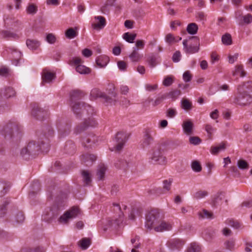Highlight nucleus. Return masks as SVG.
<instances>
[{"mask_svg":"<svg viewBox=\"0 0 252 252\" xmlns=\"http://www.w3.org/2000/svg\"><path fill=\"white\" fill-rule=\"evenodd\" d=\"M149 161L152 164L164 165L167 162L166 157L163 155L160 148L155 149L149 158Z\"/></svg>","mask_w":252,"mask_h":252,"instance_id":"423d86ee","label":"nucleus"},{"mask_svg":"<svg viewBox=\"0 0 252 252\" xmlns=\"http://www.w3.org/2000/svg\"><path fill=\"white\" fill-rule=\"evenodd\" d=\"M82 63V60L78 57L72 58L70 61V65H76V66L79 64H81Z\"/></svg>","mask_w":252,"mask_h":252,"instance_id":"6e6d98bb","label":"nucleus"},{"mask_svg":"<svg viewBox=\"0 0 252 252\" xmlns=\"http://www.w3.org/2000/svg\"><path fill=\"white\" fill-rule=\"evenodd\" d=\"M96 157L93 155L91 154H85L82 155V160L86 163V165H88L89 162H93L95 160Z\"/></svg>","mask_w":252,"mask_h":252,"instance_id":"473e14b6","label":"nucleus"},{"mask_svg":"<svg viewBox=\"0 0 252 252\" xmlns=\"http://www.w3.org/2000/svg\"><path fill=\"white\" fill-rule=\"evenodd\" d=\"M172 228V225L161 219L159 220L158 223L155 226L153 229L158 232H161L164 231L170 230Z\"/></svg>","mask_w":252,"mask_h":252,"instance_id":"f8f14e48","label":"nucleus"},{"mask_svg":"<svg viewBox=\"0 0 252 252\" xmlns=\"http://www.w3.org/2000/svg\"><path fill=\"white\" fill-rule=\"evenodd\" d=\"M182 127L184 132L188 135H191L193 132V124L190 121H185L183 123Z\"/></svg>","mask_w":252,"mask_h":252,"instance_id":"f3484780","label":"nucleus"},{"mask_svg":"<svg viewBox=\"0 0 252 252\" xmlns=\"http://www.w3.org/2000/svg\"><path fill=\"white\" fill-rule=\"evenodd\" d=\"M96 124V123L93 118H90L88 120H86L77 126L75 128V131L76 133H79L85 130L89 126H94Z\"/></svg>","mask_w":252,"mask_h":252,"instance_id":"9b49d317","label":"nucleus"},{"mask_svg":"<svg viewBox=\"0 0 252 252\" xmlns=\"http://www.w3.org/2000/svg\"><path fill=\"white\" fill-rule=\"evenodd\" d=\"M109 61V57L105 55H101L96 58L95 62L99 67H104Z\"/></svg>","mask_w":252,"mask_h":252,"instance_id":"a211bd4d","label":"nucleus"},{"mask_svg":"<svg viewBox=\"0 0 252 252\" xmlns=\"http://www.w3.org/2000/svg\"><path fill=\"white\" fill-rule=\"evenodd\" d=\"M190 144L197 145L200 143L201 139L197 136L190 137L189 139Z\"/></svg>","mask_w":252,"mask_h":252,"instance_id":"4d7b16f0","label":"nucleus"},{"mask_svg":"<svg viewBox=\"0 0 252 252\" xmlns=\"http://www.w3.org/2000/svg\"><path fill=\"white\" fill-rule=\"evenodd\" d=\"M163 189L167 191H169L171 188L172 180H166L163 181Z\"/></svg>","mask_w":252,"mask_h":252,"instance_id":"69168bd1","label":"nucleus"},{"mask_svg":"<svg viewBox=\"0 0 252 252\" xmlns=\"http://www.w3.org/2000/svg\"><path fill=\"white\" fill-rule=\"evenodd\" d=\"M55 78V74L44 69L42 74V83H50Z\"/></svg>","mask_w":252,"mask_h":252,"instance_id":"dca6fc26","label":"nucleus"},{"mask_svg":"<svg viewBox=\"0 0 252 252\" xmlns=\"http://www.w3.org/2000/svg\"><path fill=\"white\" fill-rule=\"evenodd\" d=\"M177 114V110L175 108H168L166 113V116L169 118H173Z\"/></svg>","mask_w":252,"mask_h":252,"instance_id":"09e8293b","label":"nucleus"},{"mask_svg":"<svg viewBox=\"0 0 252 252\" xmlns=\"http://www.w3.org/2000/svg\"><path fill=\"white\" fill-rule=\"evenodd\" d=\"M79 214V209L77 207H73L60 216L58 222L60 224H66L70 220L77 217Z\"/></svg>","mask_w":252,"mask_h":252,"instance_id":"20e7f679","label":"nucleus"},{"mask_svg":"<svg viewBox=\"0 0 252 252\" xmlns=\"http://www.w3.org/2000/svg\"><path fill=\"white\" fill-rule=\"evenodd\" d=\"M65 205V201L63 200L60 201L59 200L56 202L50 209V212L53 217L57 216L61 211L63 209L64 206Z\"/></svg>","mask_w":252,"mask_h":252,"instance_id":"ddd939ff","label":"nucleus"},{"mask_svg":"<svg viewBox=\"0 0 252 252\" xmlns=\"http://www.w3.org/2000/svg\"><path fill=\"white\" fill-rule=\"evenodd\" d=\"M91 245L90 239L84 238L79 242V246L83 250H86Z\"/></svg>","mask_w":252,"mask_h":252,"instance_id":"4c0bfd02","label":"nucleus"},{"mask_svg":"<svg viewBox=\"0 0 252 252\" xmlns=\"http://www.w3.org/2000/svg\"><path fill=\"white\" fill-rule=\"evenodd\" d=\"M25 217L23 214L21 212L17 213L15 217V220L17 223H20L24 221Z\"/></svg>","mask_w":252,"mask_h":252,"instance_id":"680f3d73","label":"nucleus"},{"mask_svg":"<svg viewBox=\"0 0 252 252\" xmlns=\"http://www.w3.org/2000/svg\"><path fill=\"white\" fill-rule=\"evenodd\" d=\"M208 192L205 190H199L195 193L194 197L197 199H199L204 198L208 195Z\"/></svg>","mask_w":252,"mask_h":252,"instance_id":"a18cd8bd","label":"nucleus"},{"mask_svg":"<svg viewBox=\"0 0 252 252\" xmlns=\"http://www.w3.org/2000/svg\"><path fill=\"white\" fill-rule=\"evenodd\" d=\"M199 51V47L198 46H193L191 45H189L188 47V48L186 49L185 52L187 54H194L198 52Z\"/></svg>","mask_w":252,"mask_h":252,"instance_id":"8fccbe9b","label":"nucleus"},{"mask_svg":"<svg viewBox=\"0 0 252 252\" xmlns=\"http://www.w3.org/2000/svg\"><path fill=\"white\" fill-rule=\"evenodd\" d=\"M27 47L31 50L36 49L40 45L39 41L34 39H27L26 41Z\"/></svg>","mask_w":252,"mask_h":252,"instance_id":"c756f323","label":"nucleus"},{"mask_svg":"<svg viewBox=\"0 0 252 252\" xmlns=\"http://www.w3.org/2000/svg\"><path fill=\"white\" fill-rule=\"evenodd\" d=\"M10 70L6 67H2L0 68V75L7 76L9 74Z\"/></svg>","mask_w":252,"mask_h":252,"instance_id":"0e129e2a","label":"nucleus"},{"mask_svg":"<svg viewBox=\"0 0 252 252\" xmlns=\"http://www.w3.org/2000/svg\"><path fill=\"white\" fill-rule=\"evenodd\" d=\"M56 40L55 36L52 33H49L46 36V41L50 43L54 44Z\"/></svg>","mask_w":252,"mask_h":252,"instance_id":"bf43d9fd","label":"nucleus"},{"mask_svg":"<svg viewBox=\"0 0 252 252\" xmlns=\"http://www.w3.org/2000/svg\"><path fill=\"white\" fill-rule=\"evenodd\" d=\"M153 140L154 138L151 135L149 130H146L144 134L142 143V147H146L149 146L152 143Z\"/></svg>","mask_w":252,"mask_h":252,"instance_id":"4be33fe9","label":"nucleus"},{"mask_svg":"<svg viewBox=\"0 0 252 252\" xmlns=\"http://www.w3.org/2000/svg\"><path fill=\"white\" fill-rule=\"evenodd\" d=\"M184 244L185 242L179 239H172L168 242L169 248L172 250H180Z\"/></svg>","mask_w":252,"mask_h":252,"instance_id":"2eb2a0df","label":"nucleus"},{"mask_svg":"<svg viewBox=\"0 0 252 252\" xmlns=\"http://www.w3.org/2000/svg\"><path fill=\"white\" fill-rule=\"evenodd\" d=\"M1 94L3 95L4 97L8 98L15 96L16 92L13 88L8 87L4 88V90L2 91Z\"/></svg>","mask_w":252,"mask_h":252,"instance_id":"5701e85b","label":"nucleus"},{"mask_svg":"<svg viewBox=\"0 0 252 252\" xmlns=\"http://www.w3.org/2000/svg\"><path fill=\"white\" fill-rule=\"evenodd\" d=\"M181 59V54L180 51H176L173 56H172V60L174 63L179 62Z\"/></svg>","mask_w":252,"mask_h":252,"instance_id":"13d9d810","label":"nucleus"},{"mask_svg":"<svg viewBox=\"0 0 252 252\" xmlns=\"http://www.w3.org/2000/svg\"><path fill=\"white\" fill-rule=\"evenodd\" d=\"M106 170V168L104 164H100L98 166L96 175L99 180H101L103 179Z\"/></svg>","mask_w":252,"mask_h":252,"instance_id":"7c9ffc66","label":"nucleus"},{"mask_svg":"<svg viewBox=\"0 0 252 252\" xmlns=\"http://www.w3.org/2000/svg\"><path fill=\"white\" fill-rule=\"evenodd\" d=\"M197 30L198 27L195 23H190L189 24L187 28V32L191 34H195L197 32Z\"/></svg>","mask_w":252,"mask_h":252,"instance_id":"ea45409f","label":"nucleus"},{"mask_svg":"<svg viewBox=\"0 0 252 252\" xmlns=\"http://www.w3.org/2000/svg\"><path fill=\"white\" fill-rule=\"evenodd\" d=\"M221 41L223 44L229 45L232 43L231 36L229 33H225L222 35L221 37Z\"/></svg>","mask_w":252,"mask_h":252,"instance_id":"37998d69","label":"nucleus"},{"mask_svg":"<svg viewBox=\"0 0 252 252\" xmlns=\"http://www.w3.org/2000/svg\"><path fill=\"white\" fill-rule=\"evenodd\" d=\"M205 130L207 132L208 136L211 138L214 132L216 131V129L210 124H206L204 126Z\"/></svg>","mask_w":252,"mask_h":252,"instance_id":"a19ab883","label":"nucleus"},{"mask_svg":"<svg viewBox=\"0 0 252 252\" xmlns=\"http://www.w3.org/2000/svg\"><path fill=\"white\" fill-rule=\"evenodd\" d=\"M18 129V124L14 122H9L4 127L3 130V134L7 139H14L15 134L14 130Z\"/></svg>","mask_w":252,"mask_h":252,"instance_id":"0eeeda50","label":"nucleus"},{"mask_svg":"<svg viewBox=\"0 0 252 252\" xmlns=\"http://www.w3.org/2000/svg\"><path fill=\"white\" fill-rule=\"evenodd\" d=\"M233 76L239 75L240 77H244L246 75V72L243 66L242 65H237L235 66L234 70L232 71Z\"/></svg>","mask_w":252,"mask_h":252,"instance_id":"bb28decb","label":"nucleus"},{"mask_svg":"<svg viewBox=\"0 0 252 252\" xmlns=\"http://www.w3.org/2000/svg\"><path fill=\"white\" fill-rule=\"evenodd\" d=\"M109 96L106 95L99 89L94 88L92 89L90 93V97L91 99H96L98 97L103 98L105 101L110 104H114L116 101L117 94L115 92V87L113 85H110L109 91Z\"/></svg>","mask_w":252,"mask_h":252,"instance_id":"7ed1b4c3","label":"nucleus"},{"mask_svg":"<svg viewBox=\"0 0 252 252\" xmlns=\"http://www.w3.org/2000/svg\"><path fill=\"white\" fill-rule=\"evenodd\" d=\"M136 37V34L135 33H130L129 32L125 33L123 35V38L128 43H133L134 40H135Z\"/></svg>","mask_w":252,"mask_h":252,"instance_id":"f704fd0d","label":"nucleus"},{"mask_svg":"<svg viewBox=\"0 0 252 252\" xmlns=\"http://www.w3.org/2000/svg\"><path fill=\"white\" fill-rule=\"evenodd\" d=\"M244 22L246 24H249L252 22V15L250 14H248L243 17Z\"/></svg>","mask_w":252,"mask_h":252,"instance_id":"774afa93","label":"nucleus"},{"mask_svg":"<svg viewBox=\"0 0 252 252\" xmlns=\"http://www.w3.org/2000/svg\"><path fill=\"white\" fill-rule=\"evenodd\" d=\"M116 166L119 168H122L124 170H126L129 166V163L125 160H119L116 163Z\"/></svg>","mask_w":252,"mask_h":252,"instance_id":"58836bf2","label":"nucleus"},{"mask_svg":"<svg viewBox=\"0 0 252 252\" xmlns=\"http://www.w3.org/2000/svg\"><path fill=\"white\" fill-rule=\"evenodd\" d=\"M43 113V109L39 108L37 105L34 104L32 108V115L36 117L37 119H40V114Z\"/></svg>","mask_w":252,"mask_h":252,"instance_id":"2f4dec72","label":"nucleus"},{"mask_svg":"<svg viewBox=\"0 0 252 252\" xmlns=\"http://www.w3.org/2000/svg\"><path fill=\"white\" fill-rule=\"evenodd\" d=\"M181 107L185 110H190L192 108V103L187 99H183L181 101Z\"/></svg>","mask_w":252,"mask_h":252,"instance_id":"79ce46f5","label":"nucleus"},{"mask_svg":"<svg viewBox=\"0 0 252 252\" xmlns=\"http://www.w3.org/2000/svg\"><path fill=\"white\" fill-rule=\"evenodd\" d=\"M238 167L242 170L249 168V164L246 161L243 159L239 160L237 162Z\"/></svg>","mask_w":252,"mask_h":252,"instance_id":"49530a36","label":"nucleus"},{"mask_svg":"<svg viewBox=\"0 0 252 252\" xmlns=\"http://www.w3.org/2000/svg\"><path fill=\"white\" fill-rule=\"evenodd\" d=\"M196 17L198 20L204 22L206 20V15L203 12L200 11L196 13Z\"/></svg>","mask_w":252,"mask_h":252,"instance_id":"052dcab7","label":"nucleus"},{"mask_svg":"<svg viewBox=\"0 0 252 252\" xmlns=\"http://www.w3.org/2000/svg\"><path fill=\"white\" fill-rule=\"evenodd\" d=\"M187 252H201V246L196 242H192L189 246Z\"/></svg>","mask_w":252,"mask_h":252,"instance_id":"cd10ccee","label":"nucleus"},{"mask_svg":"<svg viewBox=\"0 0 252 252\" xmlns=\"http://www.w3.org/2000/svg\"><path fill=\"white\" fill-rule=\"evenodd\" d=\"M191 168L192 170L196 172H200L202 169L201 165L197 161H194L192 162Z\"/></svg>","mask_w":252,"mask_h":252,"instance_id":"3c124183","label":"nucleus"},{"mask_svg":"<svg viewBox=\"0 0 252 252\" xmlns=\"http://www.w3.org/2000/svg\"><path fill=\"white\" fill-rule=\"evenodd\" d=\"M7 51L12 64L17 66L21 59L22 53L13 47H8Z\"/></svg>","mask_w":252,"mask_h":252,"instance_id":"9d476101","label":"nucleus"},{"mask_svg":"<svg viewBox=\"0 0 252 252\" xmlns=\"http://www.w3.org/2000/svg\"><path fill=\"white\" fill-rule=\"evenodd\" d=\"M82 176L83 181L86 185H88L91 182V175L88 171L86 170L82 171Z\"/></svg>","mask_w":252,"mask_h":252,"instance_id":"c03bdc74","label":"nucleus"},{"mask_svg":"<svg viewBox=\"0 0 252 252\" xmlns=\"http://www.w3.org/2000/svg\"><path fill=\"white\" fill-rule=\"evenodd\" d=\"M148 64L151 67H155L157 64L156 58L155 57H151L148 59Z\"/></svg>","mask_w":252,"mask_h":252,"instance_id":"338daca9","label":"nucleus"},{"mask_svg":"<svg viewBox=\"0 0 252 252\" xmlns=\"http://www.w3.org/2000/svg\"><path fill=\"white\" fill-rule=\"evenodd\" d=\"M117 65L119 69L122 71L126 70L127 67V64L123 61L118 62Z\"/></svg>","mask_w":252,"mask_h":252,"instance_id":"e2e57ef3","label":"nucleus"},{"mask_svg":"<svg viewBox=\"0 0 252 252\" xmlns=\"http://www.w3.org/2000/svg\"><path fill=\"white\" fill-rule=\"evenodd\" d=\"M25 11L27 14L34 15L38 11V6L35 3L29 2L27 4Z\"/></svg>","mask_w":252,"mask_h":252,"instance_id":"aec40b11","label":"nucleus"},{"mask_svg":"<svg viewBox=\"0 0 252 252\" xmlns=\"http://www.w3.org/2000/svg\"><path fill=\"white\" fill-rule=\"evenodd\" d=\"M244 87L252 91V82L243 83L238 86L237 91L239 95L235 96L234 102L240 105H246L252 102V95L246 93H242Z\"/></svg>","mask_w":252,"mask_h":252,"instance_id":"f03ea898","label":"nucleus"},{"mask_svg":"<svg viewBox=\"0 0 252 252\" xmlns=\"http://www.w3.org/2000/svg\"><path fill=\"white\" fill-rule=\"evenodd\" d=\"M129 135L126 132H118L115 136L116 145L114 148L119 151L122 149L126 142L128 139Z\"/></svg>","mask_w":252,"mask_h":252,"instance_id":"6e6552de","label":"nucleus"},{"mask_svg":"<svg viewBox=\"0 0 252 252\" xmlns=\"http://www.w3.org/2000/svg\"><path fill=\"white\" fill-rule=\"evenodd\" d=\"M77 72L81 74H86L90 72V69L86 66L82 64H79L76 66Z\"/></svg>","mask_w":252,"mask_h":252,"instance_id":"72a5a7b5","label":"nucleus"},{"mask_svg":"<svg viewBox=\"0 0 252 252\" xmlns=\"http://www.w3.org/2000/svg\"><path fill=\"white\" fill-rule=\"evenodd\" d=\"M78 34L77 32L74 29L69 28L65 32V35L66 38L68 39H72L77 36Z\"/></svg>","mask_w":252,"mask_h":252,"instance_id":"c9c22d12","label":"nucleus"},{"mask_svg":"<svg viewBox=\"0 0 252 252\" xmlns=\"http://www.w3.org/2000/svg\"><path fill=\"white\" fill-rule=\"evenodd\" d=\"M203 237L207 241L210 242L214 237L213 233L207 230L204 233Z\"/></svg>","mask_w":252,"mask_h":252,"instance_id":"5fc2aeb1","label":"nucleus"},{"mask_svg":"<svg viewBox=\"0 0 252 252\" xmlns=\"http://www.w3.org/2000/svg\"><path fill=\"white\" fill-rule=\"evenodd\" d=\"M160 219V213L157 210H152L146 216L145 227L151 230Z\"/></svg>","mask_w":252,"mask_h":252,"instance_id":"39448f33","label":"nucleus"},{"mask_svg":"<svg viewBox=\"0 0 252 252\" xmlns=\"http://www.w3.org/2000/svg\"><path fill=\"white\" fill-rule=\"evenodd\" d=\"M0 35L2 38L17 39L19 36L15 33L9 31L2 30L0 32Z\"/></svg>","mask_w":252,"mask_h":252,"instance_id":"393cba45","label":"nucleus"},{"mask_svg":"<svg viewBox=\"0 0 252 252\" xmlns=\"http://www.w3.org/2000/svg\"><path fill=\"white\" fill-rule=\"evenodd\" d=\"M200 216L203 218L212 219L214 218L213 214L206 210H203L202 212L200 213Z\"/></svg>","mask_w":252,"mask_h":252,"instance_id":"603ef678","label":"nucleus"},{"mask_svg":"<svg viewBox=\"0 0 252 252\" xmlns=\"http://www.w3.org/2000/svg\"><path fill=\"white\" fill-rule=\"evenodd\" d=\"M165 39L167 43L172 44L179 42L182 39V38L175 37L172 34L168 33L166 35Z\"/></svg>","mask_w":252,"mask_h":252,"instance_id":"c85d7f7f","label":"nucleus"},{"mask_svg":"<svg viewBox=\"0 0 252 252\" xmlns=\"http://www.w3.org/2000/svg\"><path fill=\"white\" fill-rule=\"evenodd\" d=\"M95 136L94 135H89V137H85L83 139L82 143L84 147L89 148L91 147L92 145V143H94L95 140Z\"/></svg>","mask_w":252,"mask_h":252,"instance_id":"a878e982","label":"nucleus"},{"mask_svg":"<svg viewBox=\"0 0 252 252\" xmlns=\"http://www.w3.org/2000/svg\"><path fill=\"white\" fill-rule=\"evenodd\" d=\"M227 223L235 229H239L241 227V224L238 221L232 220H227Z\"/></svg>","mask_w":252,"mask_h":252,"instance_id":"de8ad7c7","label":"nucleus"},{"mask_svg":"<svg viewBox=\"0 0 252 252\" xmlns=\"http://www.w3.org/2000/svg\"><path fill=\"white\" fill-rule=\"evenodd\" d=\"M225 149V143H221L219 146H212L210 149V152L212 155H216L220 151H224Z\"/></svg>","mask_w":252,"mask_h":252,"instance_id":"b1692460","label":"nucleus"},{"mask_svg":"<svg viewBox=\"0 0 252 252\" xmlns=\"http://www.w3.org/2000/svg\"><path fill=\"white\" fill-rule=\"evenodd\" d=\"M95 22L92 24V28L96 30H100L106 26V20L104 17L101 16L94 17Z\"/></svg>","mask_w":252,"mask_h":252,"instance_id":"4468645a","label":"nucleus"},{"mask_svg":"<svg viewBox=\"0 0 252 252\" xmlns=\"http://www.w3.org/2000/svg\"><path fill=\"white\" fill-rule=\"evenodd\" d=\"M236 240L231 238L226 240L223 243L224 248L228 251H234L235 249Z\"/></svg>","mask_w":252,"mask_h":252,"instance_id":"6ab92c4d","label":"nucleus"},{"mask_svg":"<svg viewBox=\"0 0 252 252\" xmlns=\"http://www.w3.org/2000/svg\"><path fill=\"white\" fill-rule=\"evenodd\" d=\"M49 148L48 144H45L43 141L41 142V144H39V142L37 143L34 141H31L27 145V148L29 150L30 154L34 152L38 151L39 150H42L43 152H47Z\"/></svg>","mask_w":252,"mask_h":252,"instance_id":"1a4fd4ad","label":"nucleus"},{"mask_svg":"<svg viewBox=\"0 0 252 252\" xmlns=\"http://www.w3.org/2000/svg\"><path fill=\"white\" fill-rule=\"evenodd\" d=\"M82 93L79 91L72 92L70 98V106L74 113L78 115L82 114H92L94 109L93 107L85 102L80 100L77 97L81 95Z\"/></svg>","mask_w":252,"mask_h":252,"instance_id":"f257e3e1","label":"nucleus"},{"mask_svg":"<svg viewBox=\"0 0 252 252\" xmlns=\"http://www.w3.org/2000/svg\"><path fill=\"white\" fill-rule=\"evenodd\" d=\"M138 49L137 47H133V50L129 54V58L132 62H138L143 57V55L139 54Z\"/></svg>","mask_w":252,"mask_h":252,"instance_id":"412c9836","label":"nucleus"},{"mask_svg":"<svg viewBox=\"0 0 252 252\" xmlns=\"http://www.w3.org/2000/svg\"><path fill=\"white\" fill-rule=\"evenodd\" d=\"M123 221V218L120 216L119 219L111 220H109L108 222V225L109 227H116L119 226Z\"/></svg>","mask_w":252,"mask_h":252,"instance_id":"e433bc0d","label":"nucleus"},{"mask_svg":"<svg viewBox=\"0 0 252 252\" xmlns=\"http://www.w3.org/2000/svg\"><path fill=\"white\" fill-rule=\"evenodd\" d=\"M192 76L189 70L186 71L183 75V79L184 82L187 83L191 81Z\"/></svg>","mask_w":252,"mask_h":252,"instance_id":"864d4df0","label":"nucleus"}]
</instances>
